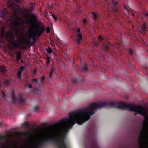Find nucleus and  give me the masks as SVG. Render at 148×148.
Here are the masks:
<instances>
[{
    "label": "nucleus",
    "instance_id": "4",
    "mask_svg": "<svg viewBox=\"0 0 148 148\" xmlns=\"http://www.w3.org/2000/svg\"><path fill=\"white\" fill-rule=\"evenodd\" d=\"M24 69V67H22L20 68L19 70L17 73V75L18 77L19 78H21V75L22 72V71Z\"/></svg>",
    "mask_w": 148,
    "mask_h": 148
},
{
    "label": "nucleus",
    "instance_id": "28",
    "mask_svg": "<svg viewBox=\"0 0 148 148\" xmlns=\"http://www.w3.org/2000/svg\"><path fill=\"white\" fill-rule=\"evenodd\" d=\"M126 9H125V10H124V11H126Z\"/></svg>",
    "mask_w": 148,
    "mask_h": 148
},
{
    "label": "nucleus",
    "instance_id": "20",
    "mask_svg": "<svg viewBox=\"0 0 148 148\" xmlns=\"http://www.w3.org/2000/svg\"><path fill=\"white\" fill-rule=\"evenodd\" d=\"M83 22L84 23H86V19H84L83 21Z\"/></svg>",
    "mask_w": 148,
    "mask_h": 148
},
{
    "label": "nucleus",
    "instance_id": "1",
    "mask_svg": "<svg viewBox=\"0 0 148 148\" xmlns=\"http://www.w3.org/2000/svg\"><path fill=\"white\" fill-rule=\"evenodd\" d=\"M99 107V104L94 103L79 112L71 113L68 118L60 120L59 123L41 132L36 136L35 140L38 141L59 136L62 132L75 123L80 125L88 120L94 113L95 110Z\"/></svg>",
    "mask_w": 148,
    "mask_h": 148
},
{
    "label": "nucleus",
    "instance_id": "5",
    "mask_svg": "<svg viewBox=\"0 0 148 148\" xmlns=\"http://www.w3.org/2000/svg\"><path fill=\"white\" fill-rule=\"evenodd\" d=\"M82 39V36L80 33H78L77 34V42L78 43H79L80 42V41Z\"/></svg>",
    "mask_w": 148,
    "mask_h": 148
},
{
    "label": "nucleus",
    "instance_id": "26",
    "mask_svg": "<svg viewBox=\"0 0 148 148\" xmlns=\"http://www.w3.org/2000/svg\"><path fill=\"white\" fill-rule=\"evenodd\" d=\"M3 32H2V33H1V36H3Z\"/></svg>",
    "mask_w": 148,
    "mask_h": 148
},
{
    "label": "nucleus",
    "instance_id": "27",
    "mask_svg": "<svg viewBox=\"0 0 148 148\" xmlns=\"http://www.w3.org/2000/svg\"><path fill=\"white\" fill-rule=\"evenodd\" d=\"M34 81L36 82H37V80L36 79H34Z\"/></svg>",
    "mask_w": 148,
    "mask_h": 148
},
{
    "label": "nucleus",
    "instance_id": "8",
    "mask_svg": "<svg viewBox=\"0 0 148 148\" xmlns=\"http://www.w3.org/2000/svg\"><path fill=\"white\" fill-rule=\"evenodd\" d=\"M117 0H112V5H116L118 3L116 1Z\"/></svg>",
    "mask_w": 148,
    "mask_h": 148
},
{
    "label": "nucleus",
    "instance_id": "11",
    "mask_svg": "<svg viewBox=\"0 0 148 148\" xmlns=\"http://www.w3.org/2000/svg\"><path fill=\"white\" fill-rule=\"evenodd\" d=\"M146 25L145 24H143L142 27V30L143 31H143H145L146 29Z\"/></svg>",
    "mask_w": 148,
    "mask_h": 148
},
{
    "label": "nucleus",
    "instance_id": "13",
    "mask_svg": "<svg viewBox=\"0 0 148 148\" xmlns=\"http://www.w3.org/2000/svg\"><path fill=\"white\" fill-rule=\"evenodd\" d=\"M93 15V18L94 19H95L97 17V15L94 12L92 13Z\"/></svg>",
    "mask_w": 148,
    "mask_h": 148
},
{
    "label": "nucleus",
    "instance_id": "24",
    "mask_svg": "<svg viewBox=\"0 0 148 148\" xmlns=\"http://www.w3.org/2000/svg\"><path fill=\"white\" fill-rule=\"evenodd\" d=\"M80 31V29H78L77 30V32L79 33Z\"/></svg>",
    "mask_w": 148,
    "mask_h": 148
},
{
    "label": "nucleus",
    "instance_id": "25",
    "mask_svg": "<svg viewBox=\"0 0 148 148\" xmlns=\"http://www.w3.org/2000/svg\"><path fill=\"white\" fill-rule=\"evenodd\" d=\"M128 50H129V52H130V53H131L132 52V50L131 49H129Z\"/></svg>",
    "mask_w": 148,
    "mask_h": 148
},
{
    "label": "nucleus",
    "instance_id": "17",
    "mask_svg": "<svg viewBox=\"0 0 148 148\" xmlns=\"http://www.w3.org/2000/svg\"><path fill=\"white\" fill-rule=\"evenodd\" d=\"M82 69L85 70H86L87 69V67L86 65H84V66L82 67Z\"/></svg>",
    "mask_w": 148,
    "mask_h": 148
},
{
    "label": "nucleus",
    "instance_id": "23",
    "mask_svg": "<svg viewBox=\"0 0 148 148\" xmlns=\"http://www.w3.org/2000/svg\"><path fill=\"white\" fill-rule=\"evenodd\" d=\"M0 13H1V14H2H2H4L5 13H4V12H3V13L2 12V11L1 10H0Z\"/></svg>",
    "mask_w": 148,
    "mask_h": 148
},
{
    "label": "nucleus",
    "instance_id": "22",
    "mask_svg": "<svg viewBox=\"0 0 148 148\" xmlns=\"http://www.w3.org/2000/svg\"><path fill=\"white\" fill-rule=\"evenodd\" d=\"M145 16L146 17H147V16H148V13H147L145 15Z\"/></svg>",
    "mask_w": 148,
    "mask_h": 148
},
{
    "label": "nucleus",
    "instance_id": "19",
    "mask_svg": "<svg viewBox=\"0 0 148 148\" xmlns=\"http://www.w3.org/2000/svg\"><path fill=\"white\" fill-rule=\"evenodd\" d=\"M27 86H28V87H29V88H31L32 87V85H31V84H28L27 85Z\"/></svg>",
    "mask_w": 148,
    "mask_h": 148
},
{
    "label": "nucleus",
    "instance_id": "3",
    "mask_svg": "<svg viewBox=\"0 0 148 148\" xmlns=\"http://www.w3.org/2000/svg\"><path fill=\"white\" fill-rule=\"evenodd\" d=\"M30 23L32 24V25L29 27V37H33L35 35H38L39 36L41 35L43 31V28L42 27L35 28L34 24L32 23V21Z\"/></svg>",
    "mask_w": 148,
    "mask_h": 148
},
{
    "label": "nucleus",
    "instance_id": "9",
    "mask_svg": "<svg viewBox=\"0 0 148 148\" xmlns=\"http://www.w3.org/2000/svg\"><path fill=\"white\" fill-rule=\"evenodd\" d=\"M13 34V33L11 31H10L9 32H8L7 33V35L8 36H12Z\"/></svg>",
    "mask_w": 148,
    "mask_h": 148
},
{
    "label": "nucleus",
    "instance_id": "16",
    "mask_svg": "<svg viewBox=\"0 0 148 148\" xmlns=\"http://www.w3.org/2000/svg\"><path fill=\"white\" fill-rule=\"evenodd\" d=\"M46 32L47 33H49V27H47L46 29Z\"/></svg>",
    "mask_w": 148,
    "mask_h": 148
},
{
    "label": "nucleus",
    "instance_id": "21",
    "mask_svg": "<svg viewBox=\"0 0 148 148\" xmlns=\"http://www.w3.org/2000/svg\"><path fill=\"white\" fill-rule=\"evenodd\" d=\"M53 72H51L50 73V77H51L52 75Z\"/></svg>",
    "mask_w": 148,
    "mask_h": 148
},
{
    "label": "nucleus",
    "instance_id": "14",
    "mask_svg": "<svg viewBox=\"0 0 148 148\" xmlns=\"http://www.w3.org/2000/svg\"><path fill=\"white\" fill-rule=\"evenodd\" d=\"M47 61H46V64L47 65L49 63V57H47Z\"/></svg>",
    "mask_w": 148,
    "mask_h": 148
},
{
    "label": "nucleus",
    "instance_id": "29",
    "mask_svg": "<svg viewBox=\"0 0 148 148\" xmlns=\"http://www.w3.org/2000/svg\"><path fill=\"white\" fill-rule=\"evenodd\" d=\"M16 42H15V43H16Z\"/></svg>",
    "mask_w": 148,
    "mask_h": 148
},
{
    "label": "nucleus",
    "instance_id": "15",
    "mask_svg": "<svg viewBox=\"0 0 148 148\" xmlns=\"http://www.w3.org/2000/svg\"><path fill=\"white\" fill-rule=\"evenodd\" d=\"M52 17H53V18L55 20V21H56V20H57V17L56 16L54 15V14H52Z\"/></svg>",
    "mask_w": 148,
    "mask_h": 148
},
{
    "label": "nucleus",
    "instance_id": "2",
    "mask_svg": "<svg viewBox=\"0 0 148 148\" xmlns=\"http://www.w3.org/2000/svg\"><path fill=\"white\" fill-rule=\"evenodd\" d=\"M129 110L133 111L136 115L140 114L143 115L145 118L143 122L144 126L145 127H148V112L145 111L143 107L140 106H132V108L129 109Z\"/></svg>",
    "mask_w": 148,
    "mask_h": 148
},
{
    "label": "nucleus",
    "instance_id": "7",
    "mask_svg": "<svg viewBox=\"0 0 148 148\" xmlns=\"http://www.w3.org/2000/svg\"><path fill=\"white\" fill-rule=\"evenodd\" d=\"M10 26L11 27V29H12L15 30L16 29L17 26L15 24H14L12 25H10Z\"/></svg>",
    "mask_w": 148,
    "mask_h": 148
},
{
    "label": "nucleus",
    "instance_id": "12",
    "mask_svg": "<svg viewBox=\"0 0 148 148\" xmlns=\"http://www.w3.org/2000/svg\"><path fill=\"white\" fill-rule=\"evenodd\" d=\"M21 57V55L20 53H18L17 54L16 58L17 60L19 59Z\"/></svg>",
    "mask_w": 148,
    "mask_h": 148
},
{
    "label": "nucleus",
    "instance_id": "10",
    "mask_svg": "<svg viewBox=\"0 0 148 148\" xmlns=\"http://www.w3.org/2000/svg\"><path fill=\"white\" fill-rule=\"evenodd\" d=\"M47 53L49 54H50L52 51L51 49L49 48H48L47 49Z\"/></svg>",
    "mask_w": 148,
    "mask_h": 148
},
{
    "label": "nucleus",
    "instance_id": "6",
    "mask_svg": "<svg viewBox=\"0 0 148 148\" xmlns=\"http://www.w3.org/2000/svg\"><path fill=\"white\" fill-rule=\"evenodd\" d=\"M5 71V67L3 66H0V71L1 72H4Z\"/></svg>",
    "mask_w": 148,
    "mask_h": 148
},
{
    "label": "nucleus",
    "instance_id": "18",
    "mask_svg": "<svg viewBox=\"0 0 148 148\" xmlns=\"http://www.w3.org/2000/svg\"><path fill=\"white\" fill-rule=\"evenodd\" d=\"M103 38L101 36H100L98 37V39L100 40L102 39Z\"/></svg>",
    "mask_w": 148,
    "mask_h": 148
}]
</instances>
